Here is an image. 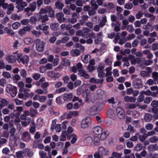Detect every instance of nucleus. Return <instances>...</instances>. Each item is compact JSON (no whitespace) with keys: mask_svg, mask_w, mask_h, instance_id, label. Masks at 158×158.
I'll use <instances>...</instances> for the list:
<instances>
[{"mask_svg":"<svg viewBox=\"0 0 158 158\" xmlns=\"http://www.w3.org/2000/svg\"><path fill=\"white\" fill-rule=\"evenodd\" d=\"M6 91L12 97H15L17 94V87L11 84H7L6 86Z\"/></svg>","mask_w":158,"mask_h":158,"instance_id":"obj_1","label":"nucleus"},{"mask_svg":"<svg viewBox=\"0 0 158 158\" xmlns=\"http://www.w3.org/2000/svg\"><path fill=\"white\" fill-rule=\"evenodd\" d=\"M91 118L89 117H87L82 120L81 127L83 129H86L91 124Z\"/></svg>","mask_w":158,"mask_h":158,"instance_id":"obj_2","label":"nucleus"},{"mask_svg":"<svg viewBox=\"0 0 158 158\" xmlns=\"http://www.w3.org/2000/svg\"><path fill=\"white\" fill-rule=\"evenodd\" d=\"M35 42L36 44V50L39 52L43 51L44 49L45 43L40 39L36 40Z\"/></svg>","mask_w":158,"mask_h":158,"instance_id":"obj_3","label":"nucleus"},{"mask_svg":"<svg viewBox=\"0 0 158 158\" xmlns=\"http://www.w3.org/2000/svg\"><path fill=\"white\" fill-rule=\"evenodd\" d=\"M116 113L118 118L120 119H123L125 116V111L120 107H118L116 109Z\"/></svg>","mask_w":158,"mask_h":158,"instance_id":"obj_4","label":"nucleus"},{"mask_svg":"<svg viewBox=\"0 0 158 158\" xmlns=\"http://www.w3.org/2000/svg\"><path fill=\"white\" fill-rule=\"evenodd\" d=\"M47 75L49 77L53 80H56L59 78L60 74L58 72H55L53 71H48L46 73Z\"/></svg>","mask_w":158,"mask_h":158,"instance_id":"obj_5","label":"nucleus"},{"mask_svg":"<svg viewBox=\"0 0 158 158\" xmlns=\"http://www.w3.org/2000/svg\"><path fill=\"white\" fill-rule=\"evenodd\" d=\"M57 119H55L52 120L51 125V129L52 130H53L55 129L56 131L58 132H60L61 131V127L60 124H56Z\"/></svg>","mask_w":158,"mask_h":158,"instance_id":"obj_6","label":"nucleus"},{"mask_svg":"<svg viewBox=\"0 0 158 158\" xmlns=\"http://www.w3.org/2000/svg\"><path fill=\"white\" fill-rule=\"evenodd\" d=\"M17 54V56L18 57V60L19 62L20 63H22L23 64H27L29 61V57L28 56L25 55L23 56H22V54H20L19 55L17 54L16 53H15Z\"/></svg>","mask_w":158,"mask_h":158,"instance_id":"obj_7","label":"nucleus"},{"mask_svg":"<svg viewBox=\"0 0 158 158\" xmlns=\"http://www.w3.org/2000/svg\"><path fill=\"white\" fill-rule=\"evenodd\" d=\"M132 84L135 88L139 89L142 87V82L140 79L138 78L134 79L132 82Z\"/></svg>","mask_w":158,"mask_h":158,"instance_id":"obj_8","label":"nucleus"},{"mask_svg":"<svg viewBox=\"0 0 158 158\" xmlns=\"http://www.w3.org/2000/svg\"><path fill=\"white\" fill-rule=\"evenodd\" d=\"M103 131V128L100 126H96L92 128L93 133L97 135H100Z\"/></svg>","mask_w":158,"mask_h":158,"instance_id":"obj_9","label":"nucleus"},{"mask_svg":"<svg viewBox=\"0 0 158 158\" xmlns=\"http://www.w3.org/2000/svg\"><path fill=\"white\" fill-rule=\"evenodd\" d=\"M102 33L101 32L98 33L95 37L94 40V42L96 44H98L101 43L102 40Z\"/></svg>","mask_w":158,"mask_h":158,"instance_id":"obj_10","label":"nucleus"},{"mask_svg":"<svg viewBox=\"0 0 158 158\" xmlns=\"http://www.w3.org/2000/svg\"><path fill=\"white\" fill-rule=\"evenodd\" d=\"M107 113L108 117L113 119H115L116 117L113 110L112 109H109L107 110Z\"/></svg>","mask_w":158,"mask_h":158,"instance_id":"obj_11","label":"nucleus"},{"mask_svg":"<svg viewBox=\"0 0 158 158\" xmlns=\"http://www.w3.org/2000/svg\"><path fill=\"white\" fill-rule=\"evenodd\" d=\"M78 74L80 76L83 77L86 79H89L90 77L89 75L84 69L79 70L78 71Z\"/></svg>","mask_w":158,"mask_h":158,"instance_id":"obj_12","label":"nucleus"},{"mask_svg":"<svg viewBox=\"0 0 158 158\" xmlns=\"http://www.w3.org/2000/svg\"><path fill=\"white\" fill-rule=\"evenodd\" d=\"M93 143L95 146H98L100 144V139L99 137L94 136L93 138Z\"/></svg>","mask_w":158,"mask_h":158,"instance_id":"obj_13","label":"nucleus"},{"mask_svg":"<svg viewBox=\"0 0 158 158\" xmlns=\"http://www.w3.org/2000/svg\"><path fill=\"white\" fill-rule=\"evenodd\" d=\"M57 18L60 23L64 22L65 19L64 14L61 12L57 13L56 14Z\"/></svg>","mask_w":158,"mask_h":158,"instance_id":"obj_14","label":"nucleus"},{"mask_svg":"<svg viewBox=\"0 0 158 158\" xmlns=\"http://www.w3.org/2000/svg\"><path fill=\"white\" fill-rule=\"evenodd\" d=\"M90 93V91L88 89H86L83 93V97L85 98L86 102H87L89 100V95Z\"/></svg>","mask_w":158,"mask_h":158,"instance_id":"obj_15","label":"nucleus"},{"mask_svg":"<svg viewBox=\"0 0 158 158\" xmlns=\"http://www.w3.org/2000/svg\"><path fill=\"white\" fill-rule=\"evenodd\" d=\"M85 143L87 146H90L93 144V139L91 136H89L86 138L84 140Z\"/></svg>","mask_w":158,"mask_h":158,"instance_id":"obj_16","label":"nucleus"},{"mask_svg":"<svg viewBox=\"0 0 158 158\" xmlns=\"http://www.w3.org/2000/svg\"><path fill=\"white\" fill-rule=\"evenodd\" d=\"M17 57L15 55H10L6 57V60L7 61L11 63H13L15 62Z\"/></svg>","mask_w":158,"mask_h":158,"instance_id":"obj_17","label":"nucleus"},{"mask_svg":"<svg viewBox=\"0 0 158 158\" xmlns=\"http://www.w3.org/2000/svg\"><path fill=\"white\" fill-rule=\"evenodd\" d=\"M48 18L47 15H38V20H41L42 23H45L48 20Z\"/></svg>","mask_w":158,"mask_h":158,"instance_id":"obj_18","label":"nucleus"},{"mask_svg":"<svg viewBox=\"0 0 158 158\" xmlns=\"http://www.w3.org/2000/svg\"><path fill=\"white\" fill-rule=\"evenodd\" d=\"M91 58V56L89 55H83L82 56L81 60L85 63H87Z\"/></svg>","mask_w":158,"mask_h":158,"instance_id":"obj_19","label":"nucleus"},{"mask_svg":"<svg viewBox=\"0 0 158 158\" xmlns=\"http://www.w3.org/2000/svg\"><path fill=\"white\" fill-rule=\"evenodd\" d=\"M82 37L85 38H87L90 36L89 29L87 28H84L83 30Z\"/></svg>","mask_w":158,"mask_h":158,"instance_id":"obj_20","label":"nucleus"},{"mask_svg":"<svg viewBox=\"0 0 158 158\" xmlns=\"http://www.w3.org/2000/svg\"><path fill=\"white\" fill-rule=\"evenodd\" d=\"M70 139H71V143L72 144H73L75 143L77 141V135L73 133L71 135L69 136L68 140H69Z\"/></svg>","mask_w":158,"mask_h":158,"instance_id":"obj_21","label":"nucleus"},{"mask_svg":"<svg viewBox=\"0 0 158 158\" xmlns=\"http://www.w3.org/2000/svg\"><path fill=\"white\" fill-rule=\"evenodd\" d=\"M98 152L103 156L107 154L108 150L102 147H100L98 148Z\"/></svg>","mask_w":158,"mask_h":158,"instance_id":"obj_22","label":"nucleus"},{"mask_svg":"<svg viewBox=\"0 0 158 158\" xmlns=\"http://www.w3.org/2000/svg\"><path fill=\"white\" fill-rule=\"evenodd\" d=\"M109 133L108 131H105L103 132H102L101 135L100 139L101 140H104L109 135Z\"/></svg>","mask_w":158,"mask_h":158,"instance_id":"obj_23","label":"nucleus"},{"mask_svg":"<svg viewBox=\"0 0 158 158\" xmlns=\"http://www.w3.org/2000/svg\"><path fill=\"white\" fill-rule=\"evenodd\" d=\"M124 100L127 102H134L136 100V98L134 97L126 96L124 97Z\"/></svg>","mask_w":158,"mask_h":158,"instance_id":"obj_24","label":"nucleus"},{"mask_svg":"<svg viewBox=\"0 0 158 158\" xmlns=\"http://www.w3.org/2000/svg\"><path fill=\"white\" fill-rule=\"evenodd\" d=\"M22 138L23 140L27 141L30 138V135L28 132L25 131L23 133Z\"/></svg>","mask_w":158,"mask_h":158,"instance_id":"obj_25","label":"nucleus"},{"mask_svg":"<svg viewBox=\"0 0 158 158\" xmlns=\"http://www.w3.org/2000/svg\"><path fill=\"white\" fill-rule=\"evenodd\" d=\"M69 136L66 131H64L63 132L61 135L60 140L62 141H65L66 139V137H67L68 139Z\"/></svg>","mask_w":158,"mask_h":158,"instance_id":"obj_26","label":"nucleus"},{"mask_svg":"<svg viewBox=\"0 0 158 158\" xmlns=\"http://www.w3.org/2000/svg\"><path fill=\"white\" fill-rule=\"evenodd\" d=\"M73 95L71 93L65 94L63 96V99L64 101H69L73 98Z\"/></svg>","mask_w":158,"mask_h":158,"instance_id":"obj_27","label":"nucleus"},{"mask_svg":"<svg viewBox=\"0 0 158 158\" xmlns=\"http://www.w3.org/2000/svg\"><path fill=\"white\" fill-rule=\"evenodd\" d=\"M4 30L5 32L9 35H10L12 36L14 35L15 32L11 28L8 27H6L4 28Z\"/></svg>","mask_w":158,"mask_h":158,"instance_id":"obj_28","label":"nucleus"},{"mask_svg":"<svg viewBox=\"0 0 158 158\" xmlns=\"http://www.w3.org/2000/svg\"><path fill=\"white\" fill-rule=\"evenodd\" d=\"M27 4L26 2H23L19 5H17L16 7L19 10H22L23 9V8L27 6Z\"/></svg>","mask_w":158,"mask_h":158,"instance_id":"obj_29","label":"nucleus"},{"mask_svg":"<svg viewBox=\"0 0 158 158\" xmlns=\"http://www.w3.org/2000/svg\"><path fill=\"white\" fill-rule=\"evenodd\" d=\"M24 152L25 155L29 157H31L33 154V152L31 151L29 148H26L24 150Z\"/></svg>","mask_w":158,"mask_h":158,"instance_id":"obj_30","label":"nucleus"},{"mask_svg":"<svg viewBox=\"0 0 158 158\" xmlns=\"http://www.w3.org/2000/svg\"><path fill=\"white\" fill-rule=\"evenodd\" d=\"M7 8V14H10L14 10V6L13 4L12 3H10L9 4Z\"/></svg>","mask_w":158,"mask_h":158,"instance_id":"obj_31","label":"nucleus"},{"mask_svg":"<svg viewBox=\"0 0 158 158\" xmlns=\"http://www.w3.org/2000/svg\"><path fill=\"white\" fill-rule=\"evenodd\" d=\"M71 53L73 56H77L80 54L79 50L77 49H73L71 51Z\"/></svg>","mask_w":158,"mask_h":158,"instance_id":"obj_32","label":"nucleus"},{"mask_svg":"<svg viewBox=\"0 0 158 158\" xmlns=\"http://www.w3.org/2000/svg\"><path fill=\"white\" fill-rule=\"evenodd\" d=\"M47 9L49 13V16L50 17H52L54 15L55 11L52 9L51 7L50 6H47Z\"/></svg>","mask_w":158,"mask_h":158,"instance_id":"obj_33","label":"nucleus"},{"mask_svg":"<svg viewBox=\"0 0 158 158\" xmlns=\"http://www.w3.org/2000/svg\"><path fill=\"white\" fill-rule=\"evenodd\" d=\"M148 149L150 151L156 150L158 149V146L157 144L150 145L148 147Z\"/></svg>","mask_w":158,"mask_h":158,"instance_id":"obj_34","label":"nucleus"},{"mask_svg":"<svg viewBox=\"0 0 158 158\" xmlns=\"http://www.w3.org/2000/svg\"><path fill=\"white\" fill-rule=\"evenodd\" d=\"M96 92L97 96L100 98H102L103 96L105 95V92L101 89L98 90Z\"/></svg>","mask_w":158,"mask_h":158,"instance_id":"obj_35","label":"nucleus"},{"mask_svg":"<svg viewBox=\"0 0 158 158\" xmlns=\"http://www.w3.org/2000/svg\"><path fill=\"white\" fill-rule=\"evenodd\" d=\"M103 80L102 79L100 80H96L94 78H91L89 79V82L91 83H94L98 84L100 83H102L103 82Z\"/></svg>","mask_w":158,"mask_h":158,"instance_id":"obj_36","label":"nucleus"},{"mask_svg":"<svg viewBox=\"0 0 158 158\" xmlns=\"http://www.w3.org/2000/svg\"><path fill=\"white\" fill-rule=\"evenodd\" d=\"M136 105L135 104H127L125 106V108L126 109H133L135 108Z\"/></svg>","mask_w":158,"mask_h":158,"instance_id":"obj_37","label":"nucleus"},{"mask_svg":"<svg viewBox=\"0 0 158 158\" xmlns=\"http://www.w3.org/2000/svg\"><path fill=\"white\" fill-rule=\"evenodd\" d=\"M31 119L29 118H27L26 120L21 122L22 125L23 126L26 127L30 123Z\"/></svg>","mask_w":158,"mask_h":158,"instance_id":"obj_38","label":"nucleus"},{"mask_svg":"<svg viewBox=\"0 0 158 158\" xmlns=\"http://www.w3.org/2000/svg\"><path fill=\"white\" fill-rule=\"evenodd\" d=\"M31 10L32 11H34L36 7V3L35 2H32L30 5Z\"/></svg>","mask_w":158,"mask_h":158,"instance_id":"obj_39","label":"nucleus"},{"mask_svg":"<svg viewBox=\"0 0 158 158\" xmlns=\"http://www.w3.org/2000/svg\"><path fill=\"white\" fill-rule=\"evenodd\" d=\"M56 102L59 104H62L64 103V101L63 99V98L61 96H59L56 98Z\"/></svg>","mask_w":158,"mask_h":158,"instance_id":"obj_40","label":"nucleus"},{"mask_svg":"<svg viewBox=\"0 0 158 158\" xmlns=\"http://www.w3.org/2000/svg\"><path fill=\"white\" fill-rule=\"evenodd\" d=\"M35 92L38 94H46L48 92L47 89H46L45 91L44 92L42 89H40L36 90H35Z\"/></svg>","mask_w":158,"mask_h":158,"instance_id":"obj_41","label":"nucleus"},{"mask_svg":"<svg viewBox=\"0 0 158 158\" xmlns=\"http://www.w3.org/2000/svg\"><path fill=\"white\" fill-rule=\"evenodd\" d=\"M152 116L150 114H146L144 117V119L146 122L150 121L152 119Z\"/></svg>","mask_w":158,"mask_h":158,"instance_id":"obj_42","label":"nucleus"},{"mask_svg":"<svg viewBox=\"0 0 158 158\" xmlns=\"http://www.w3.org/2000/svg\"><path fill=\"white\" fill-rule=\"evenodd\" d=\"M30 114L31 117L35 116L38 113L37 110L33 109L30 110Z\"/></svg>","mask_w":158,"mask_h":158,"instance_id":"obj_43","label":"nucleus"},{"mask_svg":"<svg viewBox=\"0 0 158 158\" xmlns=\"http://www.w3.org/2000/svg\"><path fill=\"white\" fill-rule=\"evenodd\" d=\"M24 42L26 44H29L32 43L33 40L31 38L27 37L24 39Z\"/></svg>","mask_w":158,"mask_h":158,"instance_id":"obj_44","label":"nucleus"},{"mask_svg":"<svg viewBox=\"0 0 158 158\" xmlns=\"http://www.w3.org/2000/svg\"><path fill=\"white\" fill-rule=\"evenodd\" d=\"M151 105L154 108L153 109L155 110V108H156V110H158V101H153L152 102Z\"/></svg>","mask_w":158,"mask_h":158,"instance_id":"obj_45","label":"nucleus"},{"mask_svg":"<svg viewBox=\"0 0 158 158\" xmlns=\"http://www.w3.org/2000/svg\"><path fill=\"white\" fill-rule=\"evenodd\" d=\"M105 67V64L102 63H100L98 66L97 69V71H103V69Z\"/></svg>","mask_w":158,"mask_h":158,"instance_id":"obj_46","label":"nucleus"},{"mask_svg":"<svg viewBox=\"0 0 158 158\" xmlns=\"http://www.w3.org/2000/svg\"><path fill=\"white\" fill-rule=\"evenodd\" d=\"M39 21L38 20V15L36 18L34 17H31L30 19V22L32 24H35L36 21Z\"/></svg>","mask_w":158,"mask_h":158,"instance_id":"obj_47","label":"nucleus"},{"mask_svg":"<svg viewBox=\"0 0 158 158\" xmlns=\"http://www.w3.org/2000/svg\"><path fill=\"white\" fill-rule=\"evenodd\" d=\"M112 67L110 66L106 69V76H110L112 74V72L110 71L112 69Z\"/></svg>","mask_w":158,"mask_h":158,"instance_id":"obj_48","label":"nucleus"},{"mask_svg":"<svg viewBox=\"0 0 158 158\" xmlns=\"http://www.w3.org/2000/svg\"><path fill=\"white\" fill-rule=\"evenodd\" d=\"M141 60V59L139 58H134L132 60H131V62L132 64H134L135 63H139Z\"/></svg>","mask_w":158,"mask_h":158,"instance_id":"obj_49","label":"nucleus"},{"mask_svg":"<svg viewBox=\"0 0 158 158\" xmlns=\"http://www.w3.org/2000/svg\"><path fill=\"white\" fill-rule=\"evenodd\" d=\"M105 51V49L104 48H100L99 49H98V51H97L96 54L99 56H101L102 55Z\"/></svg>","mask_w":158,"mask_h":158,"instance_id":"obj_50","label":"nucleus"},{"mask_svg":"<svg viewBox=\"0 0 158 158\" xmlns=\"http://www.w3.org/2000/svg\"><path fill=\"white\" fill-rule=\"evenodd\" d=\"M69 114L70 115V116L69 117V118H71L73 115L74 116H77L79 115V112L77 111H74L72 112L70 111L69 112Z\"/></svg>","mask_w":158,"mask_h":158,"instance_id":"obj_51","label":"nucleus"},{"mask_svg":"<svg viewBox=\"0 0 158 158\" xmlns=\"http://www.w3.org/2000/svg\"><path fill=\"white\" fill-rule=\"evenodd\" d=\"M91 4L93 9L94 10L97 9L98 7V6L96 4V1L94 0H92L91 1Z\"/></svg>","mask_w":158,"mask_h":158,"instance_id":"obj_52","label":"nucleus"},{"mask_svg":"<svg viewBox=\"0 0 158 158\" xmlns=\"http://www.w3.org/2000/svg\"><path fill=\"white\" fill-rule=\"evenodd\" d=\"M55 6L56 8L61 9L64 6L62 3L58 2L56 3Z\"/></svg>","mask_w":158,"mask_h":158,"instance_id":"obj_53","label":"nucleus"},{"mask_svg":"<svg viewBox=\"0 0 158 158\" xmlns=\"http://www.w3.org/2000/svg\"><path fill=\"white\" fill-rule=\"evenodd\" d=\"M16 129H15L13 127L12 128L10 131V138L11 139L12 138L14 137V134L15 132Z\"/></svg>","mask_w":158,"mask_h":158,"instance_id":"obj_54","label":"nucleus"},{"mask_svg":"<svg viewBox=\"0 0 158 158\" xmlns=\"http://www.w3.org/2000/svg\"><path fill=\"white\" fill-rule=\"evenodd\" d=\"M47 99V97L44 96H40L39 97V101L40 102H44Z\"/></svg>","mask_w":158,"mask_h":158,"instance_id":"obj_55","label":"nucleus"},{"mask_svg":"<svg viewBox=\"0 0 158 158\" xmlns=\"http://www.w3.org/2000/svg\"><path fill=\"white\" fill-rule=\"evenodd\" d=\"M49 28V26L47 25L44 26L42 30L46 35H48L49 32L48 31Z\"/></svg>","mask_w":158,"mask_h":158,"instance_id":"obj_56","label":"nucleus"},{"mask_svg":"<svg viewBox=\"0 0 158 158\" xmlns=\"http://www.w3.org/2000/svg\"><path fill=\"white\" fill-rule=\"evenodd\" d=\"M58 26V24L57 23H51L50 25V27L53 30H56Z\"/></svg>","mask_w":158,"mask_h":158,"instance_id":"obj_57","label":"nucleus"},{"mask_svg":"<svg viewBox=\"0 0 158 158\" xmlns=\"http://www.w3.org/2000/svg\"><path fill=\"white\" fill-rule=\"evenodd\" d=\"M20 23L18 22H16L12 24V28L14 29H17L20 26Z\"/></svg>","mask_w":158,"mask_h":158,"instance_id":"obj_58","label":"nucleus"},{"mask_svg":"<svg viewBox=\"0 0 158 158\" xmlns=\"http://www.w3.org/2000/svg\"><path fill=\"white\" fill-rule=\"evenodd\" d=\"M3 76L6 78H10L11 77V75L10 73L7 72H4L2 73Z\"/></svg>","mask_w":158,"mask_h":158,"instance_id":"obj_59","label":"nucleus"},{"mask_svg":"<svg viewBox=\"0 0 158 158\" xmlns=\"http://www.w3.org/2000/svg\"><path fill=\"white\" fill-rule=\"evenodd\" d=\"M33 148H38L40 149H42L44 148V145L42 144H39L38 145L36 144V143H35L33 146Z\"/></svg>","mask_w":158,"mask_h":158,"instance_id":"obj_60","label":"nucleus"},{"mask_svg":"<svg viewBox=\"0 0 158 158\" xmlns=\"http://www.w3.org/2000/svg\"><path fill=\"white\" fill-rule=\"evenodd\" d=\"M2 153L6 155H8L10 153V150L8 148H5L2 149Z\"/></svg>","mask_w":158,"mask_h":158,"instance_id":"obj_61","label":"nucleus"},{"mask_svg":"<svg viewBox=\"0 0 158 158\" xmlns=\"http://www.w3.org/2000/svg\"><path fill=\"white\" fill-rule=\"evenodd\" d=\"M152 76L154 81H156L158 80V73L154 72L152 73Z\"/></svg>","mask_w":158,"mask_h":158,"instance_id":"obj_62","label":"nucleus"},{"mask_svg":"<svg viewBox=\"0 0 158 158\" xmlns=\"http://www.w3.org/2000/svg\"><path fill=\"white\" fill-rule=\"evenodd\" d=\"M133 7V5L132 3H127L124 5V8L127 9H131Z\"/></svg>","mask_w":158,"mask_h":158,"instance_id":"obj_63","label":"nucleus"},{"mask_svg":"<svg viewBox=\"0 0 158 158\" xmlns=\"http://www.w3.org/2000/svg\"><path fill=\"white\" fill-rule=\"evenodd\" d=\"M105 7H107V8L110 9H112L114 7V5L111 3H109L108 4H105L103 5Z\"/></svg>","mask_w":158,"mask_h":158,"instance_id":"obj_64","label":"nucleus"}]
</instances>
